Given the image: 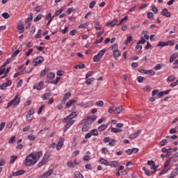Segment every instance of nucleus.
<instances>
[{"label":"nucleus","mask_w":178,"mask_h":178,"mask_svg":"<svg viewBox=\"0 0 178 178\" xmlns=\"http://www.w3.org/2000/svg\"><path fill=\"white\" fill-rule=\"evenodd\" d=\"M63 123L66 124L65 127L63 129L64 131H67V130H69L70 127L74 124V120H72V118H70L69 117L65 118L63 119Z\"/></svg>","instance_id":"f257e3e1"},{"label":"nucleus","mask_w":178,"mask_h":178,"mask_svg":"<svg viewBox=\"0 0 178 178\" xmlns=\"http://www.w3.org/2000/svg\"><path fill=\"white\" fill-rule=\"evenodd\" d=\"M37 163V160L30 154L28 156H26L25 160L26 166H34V165Z\"/></svg>","instance_id":"f03ea898"},{"label":"nucleus","mask_w":178,"mask_h":178,"mask_svg":"<svg viewBox=\"0 0 178 178\" xmlns=\"http://www.w3.org/2000/svg\"><path fill=\"white\" fill-rule=\"evenodd\" d=\"M20 103V97H19L18 95L15 96V97L9 102L7 104V106L6 107V109H9L10 106H16L17 105H19Z\"/></svg>","instance_id":"7ed1b4c3"},{"label":"nucleus","mask_w":178,"mask_h":178,"mask_svg":"<svg viewBox=\"0 0 178 178\" xmlns=\"http://www.w3.org/2000/svg\"><path fill=\"white\" fill-rule=\"evenodd\" d=\"M106 52V49H105L100 50L99 53L93 57V61L99 62L101 60V58H102V56L105 55Z\"/></svg>","instance_id":"20e7f679"},{"label":"nucleus","mask_w":178,"mask_h":178,"mask_svg":"<svg viewBox=\"0 0 178 178\" xmlns=\"http://www.w3.org/2000/svg\"><path fill=\"white\" fill-rule=\"evenodd\" d=\"M91 129V121H88V119L85 120V124L82 127V131H88Z\"/></svg>","instance_id":"39448f33"},{"label":"nucleus","mask_w":178,"mask_h":178,"mask_svg":"<svg viewBox=\"0 0 178 178\" xmlns=\"http://www.w3.org/2000/svg\"><path fill=\"white\" fill-rule=\"evenodd\" d=\"M48 158H49V154H45L43 159L38 163V167L41 168V166H44V165H46L47 163L48 162Z\"/></svg>","instance_id":"423d86ee"},{"label":"nucleus","mask_w":178,"mask_h":178,"mask_svg":"<svg viewBox=\"0 0 178 178\" xmlns=\"http://www.w3.org/2000/svg\"><path fill=\"white\" fill-rule=\"evenodd\" d=\"M44 62V58L42 56H38L33 60V66H37V65H40V63H42Z\"/></svg>","instance_id":"0eeeda50"},{"label":"nucleus","mask_w":178,"mask_h":178,"mask_svg":"<svg viewBox=\"0 0 178 178\" xmlns=\"http://www.w3.org/2000/svg\"><path fill=\"white\" fill-rule=\"evenodd\" d=\"M31 154L36 160V162H38V160L40 159V158H41V156H42V151L33 152L31 153Z\"/></svg>","instance_id":"6e6552de"},{"label":"nucleus","mask_w":178,"mask_h":178,"mask_svg":"<svg viewBox=\"0 0 178 178\" xmlns=\"http://www.w3.org/2000/svg\"><path fill=\"white\" fill-rule=\"evenodd\" d=\"M64 141H65V138H60V139L56 145V149H58V151H59V149H60V148H62V147H63Z\"/></svg>","instance_id":"1a4fd4ad"},{"label":"nucleus","mask_w":178,"mask_h":178,"mask_svg":"<svg viewBox=\"0 0 178 178\" xmlns=\"http://www.w3.org/2000/svg\"><path fill=\"white\" fill-rule=\"evenodd\" d=\"M10 86H12V81H7V82L0 85V90H6V87H9Z\"/></svg>","instance_id":"9d476101"},{"label":"nucleus","mask_w":178,"mask_h":178,"mask_svg":"<svg viewBox=\"0 0 178 178\" xmlns=\"http://www.w3.org/2000/svg\"><path fill=\"white\" fill-rule=\"evenodd\" d=\"M54 17H55V15H54L52 17V14L51 13H49L46 17H45V19L46 20H49L48 22H47V26H49V24H51V22H52V20L54 19Z\"/></svg>","instance_id":"9b49d317"},{"label":"nucleus","mask_w":178,"mask_h":178,"mask_svg":"<svg viewBox=\"0 0 178 178\" xmlns=\"http://www.w3.org/2000/svg\"><path fill=\"white\" fill-rule=\"evenodd\" d=\"M70 95H72V93H70V92L65 93L62 100V104H65V102H66V101H67V99L70 98Z\"/></svg>","instance_id":"f8f14e48"},{"label":"nucleus","mask_w":178,"mask_h":178,"mask_svg":"<svg viewBox=\"0 0 178 178\" xmlns=\"http://www.w3.org/2000/svg\"><path fill=\"white\" fill-rule=\"evenodd\" d=\"M140 133H141V130H138L137 131V132H134V134L129 136V138H131V140H134V138H137Z\"/></svg>","instance_id":"ddd939ff"},{"label":"nucleus","mask_w":178,"mask_h":178,"mask_svg":"<svg viewBox=\"0 0 178 178\" xmlns=\"http://www.w3.org/2000/svg\"><path fill=\"white\" fill-rule=\"evenodd\" d=\"M161 15L165 16V17H169L170 16V13L168 10V8H164L161 11Z\"/></svg>","instance_id":"4468645a"},{"label":"nucleus","mask_w":178,"mask_h":178,"mask_svg":"<svg viewBox=\"0 0 178 178\" xmlns=\"http://www.w3.org/2000/svg\"><path fill=\"white\" fill-rule=\"evenodd\" d=\"M17 29L19 30V34H22L24 32V25L23 24L19 23L17 26Z\"/></svg>","instance_id":"2eb2a0df"},{"label":"nucleus","mask_w":178,"mask_h":178,"mask_svg":"<svg viewBox=\"0 0 178 178\" xmlns=\"http://www.w3.org/2000/svg\"><path fill=\"white\" fill-rule=\"evenodd\" d=\"M178 58V54L175 53L172 55L170 56V63H173L175 62V60Z\"/></svg>","instance_id":"dca6fc26"},{"label":"nucleus","mask_w":178,"mask_h":178,"mask_svg":"<svg viewBox=\"0 0 178 178\" xmlns=\"http://www.w3.org/2000/svg\"><path fill=\"white\" fill-rule=\"evenodd\" d=\"M121 54L120 51H119V50H114L113 51V56L115 59V60H118L119 58V56H120Z\"/></svg>","instance_id":"f3484780"},{"label":"nucleus","mask_w":178,"mask_h":178,"mask_svg":"<svg viewBox=\"0 0 178 178\" xmlns=\"http://www.w3.org/2000/svg\"><path fill=\"white\" fill-rule=\"evenodd\" d=\"M48 72H49V68L45 67L43 70H42L40 72V76L44 77V76H45L47 74V73H48Z\"/></svg>","instance_id":"a211bd4d"},{"label":"nucleus","mask_w":178,"mask_h":178,"mask_svg":"<svg viewBox=\"0 0 178 178\" xmlns=\"http://www.w3.org/2000/svg\"><path fill=\"white\" fill-rule=\"evenodd\" d=\"M178 175V170L175 168L172 172H171L170 177L168 178H175Z\"/></svg>","instance_id":"6ab92c4d"},{"label":"nucleus","mask_w":178,"mask_h":178,"mask_svg":"<svg viewBox=\"0 0 178 178\" xmlns=\"http://www.w3.org/2000/svg\"><path fill=\"white\" fill-rule=\"evenodd\" d=\"M42 86H44V82L40 81L38 85L35 84L33 86V89L37 88L38 90H41V88H42Z\"/></svg>","instance_id":"aec40b11"},{"label":"nucleus","mask_w":178,"mask_h":178,"mask_svg":"<svg viewBox=\"0 0 178 178\" xmlns=\"http://www.w3.org/2000/svg\"><path fill=\"white\" fill-rule=\"evenodd\" d=\"M118 19H114L111 22H107V26H111V27H113L114 26H115V24H118Z\"/></svg>","instance_id":"412c9836"},{"label":"nucleus","mask_w":178,"mask_h":178,"mask_svg":"<svg viewBox=\"0 0 178 178\" xmlns=\"http://www.w3.org/2000/svg\"><path fill=\"white\" fill-rule=\"evenodd\" d=\"M99 162H100L101 165H105V166H109V165H111V163H109V162H108V161L105 160V159H101L99 160Z\"/></svg>","instance_id":"4be33fe9"},{"label":"nucleus","mask_w":178,"mask_h":178,"mask_svg":"<svg viewBox=\"0 0 178 178\" xmlns=\"http://www.w3.org/2000/svg\"><path fill=\"white\" fill-rule=\"evenodd\" d=\"M115 113H117V115H119V113H120V112H122V111H123V106H120L115 108Z\"/></svg>","instance_id":"5701e85b"},{"label":"nucleus","mask_w":178,"mask_h":178,"mask_svg":"<svg viewBox=\"0 0 178 178\" xmlns=\"http://www.w3.org/2000/svg\"><path fill=\"white\" fill-rule=\"evenodd\" d=\"M88 122H91V124H92L93 122H95L97 120V115H92V117H87Z\"/></svg>","instance_id":"b1692460"},{"label":"nucleus","mask_w":178,"mask_h":178,"mask_svg":"<svg viewBox=\"0 0 178 178\" xmlns=\"http://www.w3.org/2000/svg\"><path fill=\"white\" fill-rule=\"evenodd\" d=\"M75 102H76L75 100H73V99L69 100V101L66 103V106H67V108H70V106H72V105H73V104H74Z\"/></svg>","instance_id":"393cba45"},{"label":"nucleus","mask_w":178,"mask_h":178,"mask_svg":"<svg viewBox=\"0 0 178 178\" xmlns=\"http://www.w3.org/2000/svg\"><path fill=\"white\" fill-rule=\"evenodd\" d=\"M145 74H148L149 76H154L155 71H154V70H146Z\"/></svg>","instance_id":"a878e982"},{"label":"nucleus","mask_w":178,"mask_h":178,"mask_svg":"<svg viewBox=\"0 0 178 178\" xmlns=\"http://www.w3.org/2000/svg\"><path fill=\"white\" fill-rule=\"evenodd\" d=\"M119 165V161H112L111 163L109 165V166H111V168H117V166Z\"/></svg>","instance_id":"bb28decb"},{"label":"nucleus","mask_w":178,"mask_h":178,"mask_svg":"<svg viewBox=\"0 0 178 178\" xmlns=\"http://www.w3.org/2000/svg\"><path fill=\"white\" fill-rule=\"evenodd\" d=\"M51 95H52L51 92L45 93L43 96V100L45 101L47 99H49V97H51Z\"/></svg>","instance_id":"cd10ccee"},{"label":"nucleus","mask_w":178,"mask_h":178,"mask_svg":"<svg viewBox=\"0 0 178 178\" xmlns=\"http://www.w3.org/2000/svg\"><path fill=\"white\" fill-rule=\"evenodd\" d=\"M132 40H133V37L129 36L127 37V40L124 41V44H125V45H127L128 44H130V42H131Z\"/></svg>","instance_id":"c85d7f7f"},{"label":"nucleus","mask_w":178,"mask_h":178,"mask_svg":"<svg viewBox=\"0 0 178 178\" xmlns=\"http://www.w3.org/2000/svg\"><path fill=\"white\" fill-rule=\"evenodd\" d=\"M111 133H120L122 131V129L111 127Z\"/></svg>","instance_id":"c756f323"},{"label":"nucleus","mask_w":178,"mask_h":178,"mask_svg":"<svg viewBox=\"0 0 178 178\" xmlns=\"http://www.w3.org/2000/svg\"><path fill=\"white\" fill-rule=\"evenodd\" d=\"M175 80H176L175 75H170L167 79V81L170 82L175 81Z\"/></svg>","instance_id":"7c9ffc66"},{"label":"nucleus","mask_w":178,"mask_h":178,"mask_svg":"<svg viewBox=\"0 0 178 178\" xmlns=\"http://www.w3.org/2000/svg\"><path fill=\"white\" fill-rule=\"evenodd\" d=\"M54 173V170H49L48 171H47L46 172L44 173V176H46L47 177H49V176H51V175Z\"/></svg>","instance_id":"2f4dec72"},{"label":"nucleus","mask_w":178,"mask_h":178,"mask_svg":"<svg viewBox=\"0 0 178 178\" xmlns=\"http://www.w3.org/2000/svg\"><path fill=\"white\" fill-rule=\"evenodd\" d=\"M63 10H65V8H63V7H61L58 10H56L55 12V16H59V15H60V13H62Z\"/></svg>","instance_id":"473e14b6"},{"label":"nucleus","mask_w":178,"mask_h":178,"mask_svg":"<svg viewBox=\"0 0 178 178\" xmlns=\"http://www.w3.org/2000/svg\"><path fill=\"white\" fill-rule=\"evenodd\" d=\"M29 16L30 17L26 18L25 23H30V22L33 20V13H31Z\"/></svg>","instance_id":"72a5a7b5"},{"label":"nucleus","mask_w":178,"mask_h":178,"mask_svg":"<svg viewBox=\"0 0 178 178\" xmlns=\"http://www.w3.org/2000/svg\"><path fill=\"white\" fill-rule=\"evenodd\" d=\"M41 19H42V15L39 14L34 19L33 22L35 23H37V22L41 20Z\"/></svg>","instance_id":"f704fd0d"},{"label":"nucleus","mask_w":178,"mask_h":178,"mask_svg":"<svg viewBox=\"0 0 178 178\" xmlns=\"http://www.w3.org/2000/svg\"><path fill=\"white\" fill-rule=\"evenodd\" d=\"M163 65L162 64H157L156 66L154 67V70H161Z\"/></svg>","instance_id":"c9c22d12"},{"label":"nucleus","mask_w":178,"mask_h":178,"mask_svg":"<svg viewBox=\"0 0 178 178\" xmlns=\"http://www.w3.org/2000/svg\"><path fill=\"white\" fill-rule=\"evenodd\" d=\"M47 79H49V80H52L53 79H55V73L50 72L47 75Z\"/></svg>","instance_id":"e433bc0d"},{"label":"nucleus","mask_w":178,"mask_h":178,"mask_svg":"<svg viewBox=\"0 0 178 178\" xmlns=\"http://www.w3.org/2000/svg\"><path fill=\"white\" fill-rule=\"evenodd\" d=\"M106 129V124H102L98 127L99 131H104Z\"/></svg>","instance_id":"4c0bfd02"},{"label":"nucleus","mask_w":178,"mask_h":178,"mask_svg":"<svg viewBox=\"0 0 178 178\" xmlns=\"http://www.w3.org/2000/svg\"><path fill=\"white\" fill-rule=\"evenodd\" d=\"M168 46V43H166V42H159L157 44V47H166Z\"/></svg>","instance_id":"58836bf2"},{"label":"nucleus","mask_w":178,"mask_h":178,"mask_svg":"<svg viewBox=\"0 0 178 178\" xmlns=\"http://www.w3.org/2000/svg\"><path fill=\"white\" fill-rule=\"evenodd\" d=\"M17 159V156H11L10 163H15V161Z\"/></svg>","instance_id":"ea45409f"},{"label":"nucleus","mask_w":178,"mask_h":178,"mask_svg":"<svg viewBox=\"0 0 178 178\" xmlns=\"http://www.w3.org/2000/svg\"><path fill=\"white\" fill-rule=\"evenodd\" d=\"M94 80V78H89L86 81V84H87V86H90V84H91Z\"/></svg>","instance_id":"a19ab883"},{"label":"nucleus","mask_w":178,"mask_h":178,"mask_svg":"<svg viewBox=\"0 0 178 178\" xmlns=\"http://www.w3.org/2000/svg\"><path fill=\"white\" fill-rule=\"evenodd\" d=\"M76 116H77V113L76 112H72L69 116H67V118H70V119H74V118H76Z\"/></svg>","instance_id":"79ce46f5"},{"label":"nucleus","mask_w":178,"mask_h":178,"mask_svg":"<svg viewBox=\"0 0 178 178\" xmlns=\"http://www.w3.org/2000/svg\"><path fill=\"white\" fill-rule=\"evenodd\" d=\"M2 17H3V19H9V17H10V15H9V13H3L1 14Z\"/></svg>","instance_id":"37998d69"},{"label":"nucleus","mask_w":178,"mask_h":178,"mask_svg":"<svg viewBox=\"0 0 178 178\" xmlns=\"http://www.w3.org/2000/svg\"><path fill=\"white\" fill-rule=\"evenodd\" d=\"M90 133L92 136H98V130L97 129L90 130Z\"/></svg>","instance_id":"c03bdc74"},{"label":"nucleus","mask_w":178,"mask_h":178,"mask_svg":"<svg viewBox=\"0 0 178 178\" xmlns=\"http://www.w3.org/2000/svg\"><path fill=\"white\" fill-rule=\"evenodd\" d=\"M95 30H101V29H102V27H101L99 26V23L95 22Z\"/></svg>","instance_id":"a18cd8bd"},{"label":"nucleus","mask_w":178,"mask_h":178,"mask_svg":"<svg viewBox=\"0 0 178 178\" xmlns=\"http://www.w3.org/2000/svg\"><path fill=\"white\" fill-rule=\"evenodd\" d=\"M166 144H168V140L166 139H163L160 142V145H161V147H164Z\"/></svg>","instance_id":"49530a36"},{"label":"nucleus","mask_w":178,"mask_h":178,"mask_svg":"<svg viewBox=\"0 0 178 178\" xmlns=\"http://www.w3.org/2000/svg\"><path fill=\"white\" fill-rule=\"evenodd\" d=\"M84 67H86L84 64H79L75 66V69H84Z\"/></svg>","instance_id":"de8ad7c7"},{"label":"nucleus","mask_w":178,"mask_h":178,"mask_svg":"<svg viewBox=\"0 0 178 178\" xmlns=\"http://www.w3.org/2000/svg\"><path fill=\"white\" fill-rule=\"evenodd\" d=\"M28 139L30 140V141H34V140H35V136L30 134L28 136Z\"/></svg>","instance_id":"09e8293b"},{"label":"nucleus","mask_w":178,"mask_h":178,"mask_svg":"<svg viewBox=\"0 0 178 178\" xmlns=\"http://www.w3.org/2000/svg\"><path fill=\"white\" fill-rule=\"evenodd\" d=\"M170 160V162H172V163H175V162H177L178 159H177L176 157H170V159H168Z\"/></svg>","instance_id":"8fccbe9b"},{"label":"nucleus","mask_w":178,"mask_h":178,"mask_svg":"<svg viewBox=\"0 0 178 178\" xmlns=\"http://www.w3.org/2000/svg\"><path fill=\"white\" fill-rule=\"evenodd\" d=\"M41 33H42V31L41 29H39L38 31V33L35 35V38H40L41 37Z\"/></svg>","instance_id":"3c124183"},{"label":"nucleus","mask_w":178,"mask_h":178,"mask_svg":"<svg viewBox=\"0 0 178 178\" xmlns=\"http://www.w3.org/2000/svg\"><path fill=\"white\" fill-rule=\"evenodd\" d=\"M19 54H20V50H16L11 56V58H15L16 56H17V55H19Z\"/></svg>","instance_id":"603ef678"},{"label":"nucleus","mask_w":178,"mask_h":178,"mask_svg":"<svg viewBox=\"0 0 178 178\" xmlns=\"http://www.w3.org/2000/svg\"><path fill=\"white\" fill-rule=\"evenodd\" d=\"M96 105L99 107H102V106H104V102L102 100L98 101V102H97Z\"/></svg>","instance_id":"864d4df0"},{"label":"nucleus","mask_w":178,"mask_h":178,"mask_svg":"<svg viewBox=\"0 0 178 178\" xmlns=\"http://www.w3.org/2000/svg\"><path fill=\"white\" fill-rule=\"evenodd\" d=\"M5 70H6V68H5V66H2L1 68H0V76H2V74L3 73H5Z\"/></svg>","instance_id":"5fc2aeb1"},{"label":"nucleus","mask_w":178,"mask_h":178,"mask_svg":"<svg viewBox=\"0 0 178 178\" xmlns=\"http://www.w3.org/2000/svg\"><path fill=\"white\" fill-rule=\"evenodd\" d=\"M172 155V148L168 149V150H167V154L165 155V156L167 158H169V156H170Z\"/></svg>","instance_id":"6e6d98bb"},{"label":"nucleus","mask_w":178,"mask_h":178,"mask_svg":"<svg viewBox=\"0 0 178 178\" xmlns=\"http://www.w3.org/2000/svg\"><path fill=\"white\" fill-rule=\"evenodd\" d=\"M10 62H13V58H10L9 59H8L3 64V66H6V65H9V63H10Z\"/></svg>","instance_id":"4d7b16f0"},{"label":"nucleus","mask_w":178,"mask_h":178,"mask_svg":"<svg viewBox=\"0 0 178 178\" xmlns=\"http://www.w3.org/2000/svg\"><path fill=\"white\" fill-rule=\"evenodd\" d=\"M88 26V23L81 24L79 26V29H86Z\"/></svg>","instance_id":"13d9d810"},{"label":"nucleus","mask_w":178,"mask_h":178,"mask_svg":"<svg viewBox=\"0 0 178 178\" xmlns=\"http://www.w3.org/2000/svg\"><path fill=\"white\" fill-rule=\"evenodd\" d=\"M67 165L68 166V168H74V163H73V162L72 161H68L67 163Z\"/></svg>","instance_id":"bf43d9fd"},{"label":"nucleus","mask_w":178,"mask_h":178,"mask_svg":"<svg viewBox=\"0 0 178 178\" xmlns=\"http://www.w3.org/2000/svg\"><path fill=\"white\" fill-rule=\"evenodd\" d=\"M138 45L140 44H145V39L144 38H141V39L137 42Z\"/></svg>","instance_id":"052dcab7"},{"label":"nucleus","mask_w":178,"mask_h":178,"mask_svg":"<svg viewBox=\"0 0 178 178\" xmlns=\"http://www.w3.org/2000/svg\"><path fill=\"white\" fill-rule=\"evenodd\" d=\"M42 9V6H38L34 8L35 12H40Z\"/></svg>","instance_id":"680f3d73"},{"label":"nucleus","mask_w":178,"mask_h":178,"mask_svg":"<svg viewBox=\"0 0 178 178\" xmlns=\"http://www.w3.org/2000/svg\"><path fill=\"white\" fill-rule=\"evenodd\" d=\"M94 74V72H89L86 74V79H88V77H91Z\"/></svg>","instance_id":"e2e57ef3"},{"label":"nucleus","mask_w":178,"mask_h":178,"mask_svg":"<svg viewBox=\"0 0 178 178\" xmlns=\"http://www.w3.org/2000/svg\"><path fill=\"white\" fill-rule=\"evenodd\" d=\"M94 6H95V1H92L90 3L89 8L90 9H92V8H94Z\"/></svg>","instance_id":"0e129e2a"},{"label":"nucleus","mask_w":178,"mask_h":178,"mask_svg":"<svg viewBox=\"0 0 178 178\" xmlns=\"http://www.w3.org/2000/svg\"><path fill=\"white\" fill-rule=\"evenodd\" d=\"M152 12H154V13H158V8L155 6H153L152 7Z\"/></svg>","instance_id":"69168bd1"},{"label":"nucleus","mask_w":178,"mask_h":178,"mask_svg":"<svg viewBox=\"0 0 178 178\" xmlns=\"http://www.w3.org/2000/svg\"><path fill=\"white\" fill-rule=\"evenodd\" d=\"M147 17L149 19H154V13L149 12V13H147Z\"/></svg>","instance_id":"338daca9"},{"label":"nucleus","mask_w":178,"mask_h":178,"mask_svg":"<svg viewBox=\"0 0 178 178\" xmlns=\"http://www.w3.org/2000/svg\"><path fill=\"white\" fill-rule=\"evenodd\" d=\"M144 81V77L143 76H138V83H143Z\"/></svg>","instance_id":"774afa93"}]
</instances>
